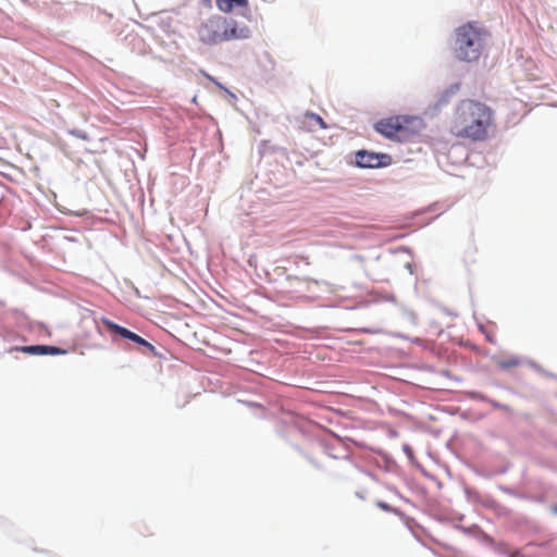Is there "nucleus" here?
<instances>
[{
    "instance_id": "nucleus-1",
    "label": "nucleus",
    "mask_w": 557,
    "mask_h": 557,
    "mask_svg": "<svg viewBox=\"0 0 557 557\" xmlns=\"http://www.w3.org/2000/svg\"><path fill=\"white\" fill-rule=\"evenodd\" d=\"M494 128L493 109L481 101L465 99L454 111L449 131L458 139L481 143L490 138Z\"/></svg>"
},
{
    "instance_id": "nucleus-2",
    "label": "nucleus",
    "mask_w": 557,
    "mask_h": 557,
    "mask_svg": "<svg viewBox=\"0 0 557 557\" xmlns=\"http://www.w3.org/2000/svg\"><path fill=\"white\" fill-rule=\"evenodd\" d=\"M488 37V30L476 21L458 26L454 32L451 46L454 58L460 62H476L485 49Z\"/></svg>"
},
{
    "instance_id": "nucleus-3",
    "label": "nucleus",
    "mask_w": 557,
    "mask_h": 557,
    "mask_svg": "<svg viewBox=\"0 0 557 557\" xmlns=\"http://www.w3.org/2000/svg\"><path fill=\"white\" fill-rule=\"evenodd\" d=\"M375 129L388 139L410 141L424 129L423 120L418 116L395 115L380 120Z\"/></svg>"
},
{
    "instance_id": "nucleus-4",
    "label": "nucleus",
    "mask_w": 557,
    "mask_h": 557,
    "mask_svg": "<svg viewBox=\"0 0 557 557\" xmlns=\"http://www.w3.org/2000/svg\"><path fill=\"white\" fill-rule=\"evenodd\" d=\"M226 29V17L213 15L201 23L198 37L206 45H218L225 41Z\"/></svg>"
},
{
    "instance_id": "nucleus-5",
    "label": "nucleus",
    "mask_w": 557,
    "mask_h": 557,
    "mask_svg": "<svg viewBox=\"0 0 557 557\" xmlns=\"http://www.w3.org/2000/svg\"><path fill=\"white\" fill-rule=\"evenodd\" d=\"M102 323L111 332L117 334L119 336H121L123 338L129 339V341L138 344L139 346L147 348L151 354L156 355V347L152 344H150L149 342H147L145 338L137 335L136 333L129 331L128 329H126L124 326H121V325L112 322L109 319L103 318Z\"/></svg>"
},
{
    "instance_id": "nucleus-6",
    "label": "nucleus",
    "mask_w": 557,
    "mask_h": 557,
    "mask_svg": "<svg viewBox=\"0 0 557 557\" xmlns=\"http://www.w3.org/2000/svg\"><path fill=\"white\" fill-rule=\"evenodd\" d=\"M391 162V157L385 153H374L366 150L356 153V163L360 168H380L386 166Z\"/></svg>"
},
{
    "instance_id": "nucleus-7",
    "label": "nucleus",
    "mask_w": 557,
    "mask_h": 557,
    "mask_svg": "<svg viewBox=\"0 0 557 557\" xmlns=\"http://www.w3.org/2000/svg\"><path fill=\"white\" fill-rule=\"evenodd\" d=\"M227 29L225 41L244 40L251 36V30L247 25H239L235 20L226 18Z\"/></svg>"
},
{
    "instance_id": "nucleus-8",
    "label": "nucleus",
    "mask_w": 557,
    "mask_h": 557,
    "mask_svg": "<svg viewBox=\"0 0 557 557\" xmlns=\"http://www.w3.org/2000/svg\"><path fill=\"white\" fill-rule=\"evenodd\" d=\"M302 125L304 128H306L309 132H315L318 129L327 128V124L324 122V120L313 112H306L304 114Z\"/></svg>"
},
{
    "instance_id": "nucleus-9",
    "label": "nucleus",
    "mask_w": 557,
    "mask_h": 557,
    "mask_svg": "<svg viewBox=\"0 0 557 557\" xmlns=\"http://www.w3.org/2000/svg\"><path fill=\"white\" fill-rule=\"evenodd\" d=\"M216 7L224 13H231L235 8H247L248 0H216Z\"/></svg>"
},
{
    "instance_id": "nucleus-10",
    "label": "nucleus",
    "mask_w": 557,
    "mask_h": 557,
    "mask_svg": "<svg viewBox=\"0 0 557 557\" xmlns=\"http://www.w3.org/2000/svg\"><path fill=\"white\" fill-rule=\"evenodd\" d=\"M16 350L23 351L29 355H45L47 345H32L15 348Z\"/></svg>"
},
{
    "instance_id": "nucleus-11",
    "label": "nucleus",
    "mask_w": 557,
    "mask_h": 557,
    "mask_svg": "<svg viewBox=\"0 0 557 557\" xmlns=\"http://www.w3.org/2000/svg\"><path fill=\"white\" fill-rule=\"evenodd\" d=\"M519 363H520V361L516 357L500 359L497 361V366L502 369H511V368L517 367Z\"/></svg>"
},
{
    "instance_id": "nucleus-12",
    "label": "nucleus",
    "mask_w": 557,
    "mask_h": 557,
    "mask_svg": "<svg viewBox=\"0 0 557 557\" xmlns=\"http://www.w3.org/2000/svg\"><path fill=\"white\" fill-rule=\"evenodd\" d=\"M70 134L83 140H88L89 136L86 132L79 129H71Z\"/></svg>"
},
{
    "instance_id": "nucleus-13",
    "label": "nucleus",
    "mask_w": 557,
    "mask_h": 557,
    "mask_svg": "<svg viewBox=\"0 0 557 557\" xmlns=\"http://www.w3.org/2000/svg\"><path fill=\"white\" fill-rule=\"evenodd\" d=\"M45 355H59L62 352V350L54 346H47V349L45 350Z\"/></svg>"
},
{
    "instance_id": "nucleus-14",
    "label": "nucleus",
    "mask_w": 557,
    "mask_h": 557,
    "mask_svg": "<svg viewBox=\"0 0 557 557\" xmlns=\"http://www.w3.org/2000/svg\"><path fill=\"white\" fill-rule=\"evenodd\" d=\"M553 512L557 513V506L553 508Z\"/></svg>"
}]
</instances>
